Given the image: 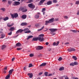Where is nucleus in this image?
<instances>
[{
	"label": "nucleus",
	"instance_id": "nucleus-40",
	"mask_svg": "<svg viewBox=\"0 0 79 79\" xmlns=\"http://www.w3.org/2000/svg\"><path fill=\"white\" fill-rule=\"evenodd\" d=\"M75 4H76L77 5H79V1H76L75 3Z\"/></svg>",
	"mask_w": 79,
	"mask_h": 79
},
{
	"label": "nucleus",
	"instance_id": "nucleus-46",
	"mask_svg": "<svg viewBox=\"0 0 79 79\" xmlns=\"http://www.w3.org/2000/svg\"><path fill=\"white\" fill-rule=\"evenodd\" d=\"M72 79H78L77 77H72Z\"/></svg>",
	"mask_w": 79,
	"mask_h": 79
},
{
	"label": "nucleus",
	"instance_id": "nucleus-32",
	"mask_svg": "<svg viewBox=\"0 0 79 79\" xmlns=\"http://www.w3.org/2000/svg\"><path fill=\"white\" fill-rule=\"evenodd\" d=\"M8 2L9 5H10V4L12 3V1H11L9 0L8 1Z\"/></svg>",
	"mask_w": 79,
	"mask_h": 79
},
{
	"label": "nucleus",
	"instance_id": "nucleus-28",
	"mask_svg": "<svg viewBox=\"0 0 79 79\" xmlns=\"http://www.w3.org/2000/svg\"><path fill=\"white\" fill-rule=\"evenodd\" d=\"M59 71H63V70H64V67H60L59 69Z\"/></svg>",
	"mask_w": 79,
	"mask_h": 79
},
{
	"label": "nucleus",
	"instance_id": "nucleus-12",
	"mask_svg": "<svg viewBox=\"0 0 79 79\" xmlns=\"http://www.w3.org/2000/svg\"><path fill=\"white\" fill-rule=\"evenodd\" d=\"M40 15V13L38 12L37 13V14H36L35 15V18H39V15Z\"/></svg>",
	"mask_w": 79,
	"mask_h": 79
},
{
	"label": "nucleus",
	"instance_id": "nucleus-19",
	"mask_svg": "<svg viewBox=\"0 0 79 79\" xmlns=\"http://www.w3.org/2000/svg\"><path fill=\"white\" fill-rule=\"evenodd\" d=\"M16 45L17 47H21L22 45L21 44V43H18L16 44Z\"/></svg>",
	"mask_w": 79,
	"mask_h": 79
},
{
	"label": "nucleus",
	"instance_id": "nucleus-64",
	"mask_svg": "<svg viewBox=\"0 0 79 79\" xmlns=\"http://www.w3.org/2000/svg\"><path fill=\"white\" fill-rule=\"evenodd\" d=\"M77 15H79V11H78L77 13Z\"/></svg>",
	"mask_w": 79,
	"mask_h": 79
},
{
	"label": "nucleus",
	"instance_id": "nucleus-63",
	"mask_svg": "<svg viewBox=\"0 0 79 79\" xmlns=\"http://www.w3.org/2000/svg\"><path fill=\"white\" fill-rule=\"evenodd\" d=\"M48 42H47L46 43V45H48Z\"/></svg>",
	"mask_w": 79,
	"mask_h": 79
},
{
	"label": "nucleus",
	"instance_id": "nucleus-8",
	"mask_svg": "<svg viewBox=\"0 0 79 79\" xmlns=\"http://www.w3.org/2000/svg\"><path fill=\"white\" fill-rule=\"evenodd\" d=\"M55 19L54 18H52L50 19L49 20V21L50 23H53L54 22V20Z\"/></svg>",
	"mask_w": 79,
	"mask_h": 79
},
{
	"label": "nucleus",
	"instance_id": "nucleus-39",
	"mask_svg": "<svg viewBox=\"0 0 79 79\" xmlns=\"http://www.w3.org/2000/svg\"><path fill=\"white\" fill-rule=\"evenodd\" d=\"M29 56L30 57H32V56H34V54H31L29 55Z\"/></svg>",
	"mask_w": 79,
	"mask_h": 79
},
{
	"label": "nucleus",
	"instance_id": "nucleus-34",
	"mask_svg": "<svg viewBox=\"0 0 79 79\" xmlns=\"http://www.w3.org/2000/svg\"><path fill=\"white\" fill-rule=\"evenodd\" d=\"M70 66H74V63H70Z\"/></svg>",
	"mask_w": 79,
	"mask_h": 79
},
{
	"label": "nucleus",
	"instance_id": "nucleus-35",
	"mask_svg": "<svg viewBox=\"0 0 79 79\" xmlns=\"http://www.w3.org/2000/svg\"><path fill=\"white\" fill-rule=\"evenodd\" d=\"M1 10H2V11H5V8H1Z\"/></svg>",
	"mask_w": 79,
	"mask_h": 79
},
{
	"label": "nucleus",
	"instance_id": "nucleus-18",
	"mask_svg": "<svg viewBox=\"0 0 79 79\" xmlns=\"http://www.w3.org/2000/svg\"><path fill=\"white\" fill-rule=\"evenodd\" d=\"M27 74H28V76H29V77H30V78H32V76L33 75L32 74L29 73H28Z\"/></svg>",
	"mask_w": 79,
	"mask_h": 79
},
{
	"label": "nucleus",
	"instance_id": "nucleus-33",
	"mask_svg": "<svg viewBox=\"0 0 79 79\" xmlns=\"http://www.w3.org/2000/svg\"><path fill=\"white\" fill-rule=\"evenodd\" d=\"M57 2H58L57 0H53V2L54 3H57Z\"/></svg>",
	"mask_w": 79,
	"mask_h": 79
},
{
	"label": "nucleus",
	"instance_id": "nucleus-22",
	"mask_svg": "<svg viewBox=\"0 0 79 79\" xmlns=\"http://www.w3.org/2000/svg\"><path fill=\"white\" fill-rule=\"evenodd\" d=\"M47 64V63H44L40 65V66H45Z\"/></svg>",
	"mask_w": 79,
	"mask_h": 79
},
{
	"label": "nucleus",
	"instance_id": "nucleus-10",
	"mask_svg": "<svg viewBox=\"0 0 79 79\" xmlns=\"http://www.w3.org/2000/svg\"><path fill=\"white\" fill-rule=\"evenodd\" d=\"M49 30L51 32H56V31H57V29L56 28L55 29L52 28V29H49Z\"/></svg>",
	"mask_w": 79,
	"mask_h": 79
},
{
	"label": "nucleus",
	"instance_id": "nucleus-53",
	"mask_svg": "<svg viewBox=\"0 0 79 79\" xmlns=\"http://www.w3.org/2000/svg\"><path fill=\"white\" fill-rule=\"evenodd\" d=\"M65 45H68V44H69V43L66 42L64 44Z\"/></svg>",
	"mask_w": 79,
	"mask_h": 79
},
{
	"label": "nucleus",
	"instance_id": "nucleus-36",
	"mask_svg": "<svg viewBox=\"0 0 79 79\" xmlns=\"http://www.w3.org/2000/svg\"><path fill=\"white\" fill-rule=\"evenodd\" d=\"M44 75L45 76H48V72H46L44 73Z\"/></svg>",
	"mask_w": 79,
	"mask_h": 79
},
{
	"label": "nucleus",
	"instance_id": "nucleus-21",
	"mask_svg": "<svg viewBox=\"0 0 79 79\" xmlns=\"http://www.w3.org/2000/svg\"><path fill=\"white\" fill-rule=\"evenodd\" d=\"M27 25V23H22L21 24V25L23 26H26Z\"/></svg>",
	"mask_w": 79,
	"mask_h": 79
},
{
	"label": "nucleus",
	"instance_id": "nucleus-9",
	"mask_svg": "<svg viewBox=\"0 0 79 79\" xmlns=\"http://www.w3.org/2000/svg\"><path fill=\"white\" fill-rule=\"evenodd\" d=\"M23 30H22V29H20L18 30L16 32V34H18V33H19V32H20V33H21V32H23Z\"/></svg>",
	"mask_w": 79,
	"mask_h": 79
},
{
	"label": "nucleus",
	"instance_id": "nucleus-55",
	"mask_svg": "<svg viewBox=\"0 0 79 79\" xmlns=\"http://www.w3.org/2000/svg\"><path fill=\"white\" fill-rule=\"evenodd\" d=\"M4 70H6L7 69V67H5L4 68Z\"/></svg>",
	"mask_w": 79,
	"mask_h": 79
},
{
	"label": "nucleus",
	"instance_id": "nucleus-59",
	"mask_svg": "<svg viewBox=\"0 0 79 79\" xmlns=\"http://www.w3.org/2000/svg\"><path fill=\"white\" fill-rule=\"evenodd\" d=\"M29 37H30V38H32V37H33V36H32V35H30V36H29Z\"/></svg>",
	"mask_w": 79,
	"mask_h": 79
},
{
	"label": "nucleus",
	"instance_id": "nucleus-4",
	"mask_svg": "<svg viewBox=\"0 0 79 79\" xmlns=\"http://www.w3.org/2000/svg\"><path fill=\"white\" fill-rule=\"evenodd\" d=\"M28 6L30 8L34 9L35 8V5H33L32 3H31L28 5Z\"/></svg>",
	"mask_w": 79,
	"mask_h": 79
},
{
	"label": "nucleus",
	"instance_id": "nucleus-3",
	"mask_svg": "<svg viewBox=\"0 0 79 79\" xmlns=\"http://www.w3.org/2000/svg\"><path fill=\"white\" fill-rule=\"evenodd\" d=\"M11 16L12 19H14L15 18H17V17L18 16V13H15L14 14H12L11 15Z\"/></svg>",
	"mask_w": 79,
	"mask_h": 79
},
{
	"label": "nucleus",
	"instance_id": "nucleus-38",
	"mask_svg": "<svg viewBox=\"0 0 79 79\" xmlns=\"http://www.w3.org/2000/svg\"><path fill=\"white\" fill-rule=\"evenodd\" d=\"M74 65H77V64H78V63H77V62L75 61V62H74Z\"/></svg>",
	"mask_w": 79,
	"mask_h": 79
},
{
	"label": "nucleus",
	"instance_id": "nucleus-23",
	"mask_svg": "<svg viewBox=\"0 0 79 79\" xmlns=\"http://www.w3.org/2000/svg\"><path fill=\"white\" fill-rule=\"evenodd\" d=\"M33 41H37L38 40V37L33 38Z\"/></svg>",
	"mask_w": 79,
	"mask_h": 79
},
{
	"label": "nucleus",
	"instance_id": "nucleus-58",
	"mask_svg": "<svg viewBox=\"0 0 79 79\" xmlns=\"http://www.w3.org/2000/svg\"><path fill=\"white\" fill-rule=\"evenodd\" d=\"M63 77H63V76H62V77H60V79H63Z\"/></svg>",
	"mask_w": 79,
	"mask_h": 79
},
{
	"label": "nucleus",
	"instance_id": "nucleus-62",
	"mask_svg": "<svg viewBox=\"0 0 79 79\" xmlns=\"http://www.w3.org/2000/svg\"><path fill=\"white\" fill-rule=\"evenodd\" d=\"M30 39V37H29V36H28L27 37V40H29V39Z\"/></svg>",
	"mask_w": 79,
	"mask_h": 79
},
{
	"label": "nucleus",
	"instance_id": "nucleus-29",
	"mask_svg": "<svg viewBox=\"0 0 79 79\" xmlns=\"http://www.w3.org/2000/svg\"><path fill=\"white\" fill-rule=\"evenodd\" d=\"M6 48V45H2V50H3V49H4V48Z\"/></svg>",
	"mask_w": 79,
	"mask_h": 79
},
{
	"label": "nucleus",
	"instance_id": "nucleus-37",
	"mask_svg": "<svg viewBox=\"0 0 79 79\" xmlns=\"http://www.w3.org/2000/svg\"><path fill=\"white\" fill-rule=\"evenodd\" d=\"M33 66V65L31 64H29V65L28 66L29 68H31V67H32Z\"/></svg>",
	"mask_w": 79,
	"mask_h": 79
},
{
	"label": "nucleus",
	"instance_id": "nucleus-47",
	"mask_svg": "<svg viewBox=\"0 0 79 79\" xmlns=\"http://www.w3.org/2000/svg\"><path fill=\"white\" fill-rule=\"evenodd\" d=\"M55 21H59V20H58V18H55Z\"/></svg>",
	"mask_w": 79,
	"mask_h": 79
},
{
	"label": "nucleus",
	"instance_id": "nucleus-60",
	"mask_svg": "<svg viewBox=\"0 0 79 79\" xmlns=\"http://www.w3.org/2000/svg\"><path fill=\"white\" fill-rule=\"evenodd\" d=\"M42 31V29L41 28L38 30V32H39V31Z\"/></svg>",
	"mask_w": 79,
	"mask_h": 79
},
{
	"label": "nucleus",
	"instance_id": "nucleus-42",
	"mask_svg": "<svg viewBox=\"0 0 79 79\" xmlns=\"http://www.w3.org/2000/svg\"><path fill=\"white\" fill-rule=\"evenodd\" d=\"M60 43V42L59 41H57L56 43V46H57L58 45V44H59Z\"/></svg>",
	"mask_w": 79,
	"mask_h": 79
},
{
	"label": "nucleus",
	"instance_id": "nucleus-2",
	"mask_svg": "<svg viewBox=\"0 0 79 79\" xmlns=\"http://www.w3.org/2000/svg\"><path fill=\"white\" fill-rule=\"evenodd\" d=\"M29 30V28H26L23 30V31H24V33L26 34L31 33V30Z\"/></svg>",
	"mask_w": 79,
	"mask_h": 79
},
{
	"label": "nucleus",
	"instance_id": "nucleus-26",
	"mask_svg": "<svg viewBox=\"0 0 79 79\" xmlns=\"http://www.w3.org/2000/svg\"><path fill=\"white\" fill-rule=\"evenodd\" d=\"M50 23V22L49 21L46 20L45 21V25H48V24Z\"/></svg>",
	"mask_w": 79,
	"mask_h": 79
},
{
	"label": "nucleus",
	"instance_id": "nucleus-27",
	"mask_svg": "<svg viewBox=\"0 0 79 79\" xmlns=\"http://www.w3.org/2000/svg\"><path fill=\"white\" fill-rule=\"evenodd\" d=\"M72 58H73V59H74V60H75V61H76V60H77V57H76L75 56H73Z\"/></svg>",
	"mask_w": 79,
	"mask_h": 79
},
{
	"label": "nucleus",
	"instance_id": "nucleus-30",
	"mask_svg": "<svg viewBox=\"0 0 79 79\" xmlns=\"http://www.w3.org/2000/svg\"><path fill=\"white\" fill-rule=\"evenodd\" d=\"M9 30H10V31H14V30H15V28L13 27H11L10 29H9Z\"/></svg>",
	"mask_w": 79,
	"mask_h": 79
},
{
	"label": "nucleus",
	"instance_id": "nucleus-43",
	"mask_svg": "<svg viewBox=\"0 0 79 79\" xmlns=\"http://www.w3.org/2000/svg\"><path fill=\"white\" fill-rule=\"evenodd\" d=\"M45 11V8H44L42 9V12H44V11Z\"/></svg>",
	"mask_w": 79,
	"mask_h": 79
},
{
	"label": "nucleus",
	"instance_id": "nucleus-15",
	"mask_svg": "<svg viewBox=\"0 0 79 79\" xmlns=\"http://www.w3.org/2000/svg\"><path fill=\"white\" fill-rule=\"evenodd\" d=\"M40 24V23H37L35 24V26L36 27H39Z\"/></svg>",
	"mask_w": 79,
	"mask_h": 79
},
{
	"label": "nucleus",
	"instance_id": "nucleus-16",
	"mask_svg": "<svg viewBox=\"0 0 79 79\" xmlns=\"http://www.w3.org/2000/svg\"><path fill=\"white\" fill-rule=\"evenodd\" d=\"M21 18L23 19H25L27 18V15H23L22 16Z\"/></svg>",
	"mask_w": 79,
	"mask_h": 79
},
{
	"label": "nucleus",
	"instance_id": "nucleus-45",
	"mask_svg": "<svg viewBox=\"0 0 79 79\" xmlns=\"http://www.w3.org/2000/svg\"><path fill=\"white\" fill-rule=\"evenodd\" d=\"M11 34H12V32H11L10 33H8V35H11Z\"/></svg>",
	"mask_w": 79,
	"mask_h": 79
},
{
	"label": "nucleus",
	"instance_id": "nucleus-17",
	"mask_svg": "<svg viewBox=\"0 0 79 79\" xmlns=\"http://www.w3.org/2000/svg\"><path fill=\"white\" fill-rule=\"evenodd\" d=\"M10 75L8 74L5 77V79H10Z\"/></svg>",
	"mask_w": 79,
	"mask_h": 79
},
{
	"label": "nucleus",
	"instance_id": "nucleus-20",
	"mask_svg": "<svg viewBox=\"0 0 79 79\" xmlns=\"http://www.w3.org/2000/svg\"><path fill=\"white\" fill-rule=\"evenodd\" d=\"M52 1L48 2L47 3V5H52Z\"/></svg>",
	"mask_w": 79,
	"mask_h": 79
},
{
	"label": "nucleus",
	"instance_id": "nucleus-50",
	"mask_svg": "<svg viewBox=\"0 0 79 79\" xmlns=\"http://www.w3.org/2000/svg\"><path fill=\"white\" fill-rule=\"evenodd\" d=\"M26 69L27 68L26 67H24L23 69L24 70L26 71Z\"/></svg>",
	"mask_w": 79,
	"mask_h": 79
},
{
	"label": "nucleus",
	"instance_id": "nucleus-6",
	"mask_svg": "<svg viewBox=\"0 0 79 79\" xmlns=\"http://www.w3.org/2000/svg\"><path fill=\"white\" fill-rule=\"evenodd\" d=\"M68 51L69 52H75L76 51V49L73 48H71L67 49Z\"/></svg>",
	"mask_w": 79,
	"mask_h": 79
},
{
	"label": "nucleus",
	"instance_id": "nucleus-56",
	"mask_svg": "<svg viewBox=\"0 0 79 79\" xmlns=\"http://www.w3.org/2000/svg\"><path fill=\"white\" fill-rule=\"evenodd\" d=\"M15 57L13 58L12 59V61H14L15 60Z\"/></svg>",
	"mask_w": 79,
	"mask_h": 79
},
{
	"label": "nucleus",
	"instance_id": "nucleus-48",
	"mask_svg": "<svg viewBox=\"0 0 79 79\" xmlns=\"http://www.w3.org/2000/svg\"><path fill=\"white\" fill-rule=\"evenodd\" d=\"M42 74H43V72L40 73L39 74V76H40V75H42Z\"/></svg>",
	"mask_w": 79,
	"mask_h": 79
},
{
	"label": "nucleus",
	"instance_id": "nucleus-51",
	"mask_svg": "<svg viewBox=\"0 0 79 79\" xmlns=\"http://www.w3.org/2000/svg\"><path fill=\"white\" fill-rule=\"evenodd\" d=\"M56 42H54L53 43V45H54V46H56Z\"/></svg>",
	"mask_w": 79,
	"mask_h": 79
},
{
	"label": "nucleus",
	"instance_id": "nucleus-13",
	"mask_svg": "<svg viewBox=\"0 0 79 79\" xmlns=\"http://www.w3.org/2000/svg\"><path fill=\"white\" fill-rule=\"evenodd\" d=\"M42 49H43V47L40 46H38L36 48V50H42Z\"/></svg>",
	"mask_w": 79,
	"mask_h": 79
},
{
	"label": "nucleus",
	"instance_id": "nucleus-49",
	"mask_svg": "<svg viewBox=\"0 0 79 79\" xmlns=\"http://www.w3.org/2000/svg\"><path fill=\"white\" fill-rule=\"evenodd\" d=\"M64 18H65V19H68V16H65L64 17Z\"/></svg>",
	"mask_w": 79,
	"mask_h": 79
},
{
	"label": "nucleus",
	"instance_id": "nucleus-7",
	"mask_svg": "<svg viewBox=\"0 0 79 79\" xmlns=\"http://www.w3.org/2000/svg\"><path fill=\"white\" fill-rule=\"evenodd\" d=\"M20 4V2H19L15 1L14 2V6H17Z\"/></svg>",
	"mask_w": 79,
	"mask_h": 79
},
{
	"label": "nucleus",
	"instance_id": "nucleus-61",
	"mask_svg": "<svg viewBox=\"0 0 79 79\" xmlns=\"http://www.w3.org/2000/svg\"><path fill=\"white\" fill-rule=\"evenodd\" d=\"M48 76H52V74H50L48 75Z\"/></svg>",
	"mask_w": 79,
	"mask_h": 79
},
{
	"label": "nucleus",
	"instance_id": "nucleus-1",
	"mask_svg": "<svg viewBox=\"0 0 79 79\" xmlns=\"http://www.w3.org/2000/svg\"><path fill=\"white\" fill-rule=\"evenodd\" d=\"M39 36L40 37H38V40L40 42H43L44 40V38L43 37L44 36V35L41 34Z\"/></svg>",
	"mask_w": 79,
	"mask_h": 79
},
{
	"label": "nucleus",
	"instance_id": "nucleus-25",
	"mask_svg": "<svg viewBox=\"0 0 79 79\" xmlns=\"http://www.w3.org/2000/svg\"><path fill=\"white\" fill-rule=\"evenodd\" d=\"M9 19V18H8V17H6L3 19V20L4 21H5L8 20V19Z\"/></svg>",
	"mask_w": 79,
	"mask_h": 79
},
{
	"label": "nucleus",
	"instance_id": "nucleus-11",
	"mask_svg": "<svg viewBox=\"0 0 79 79\" xmlns=\"http://www.w3.org/2000/svg\"><path fill=\"white\" fill-rule=\"evenodd\" d=\"M13 25H14V23L11 24V23H7V27H11V26H13Z\"/></svg>",
	"mask_w": 79,
	"mask_h": 79
},
{
	"label": "nucleus",
	"instance_id": "nucleus-57",
	"mask_svg": "<svg viewBox=\"0 0 79 79\" xmlns=\"http://www.w3.org/2000/svg\"><path fill=\"white\" fill-rule=\"evenodd\" d=\"M72 32H75V33H76V31L75 30H72Z\"/></svg>",
	"mask_w": 79,
	"mask_h": 79
},
{
	"label": "nucleus",
	"instance_id": "nucleus-44",
	"mask_svg": "<svg viewBox=\"0 0 79 79\" xmlns=\"http://www.w3.org/2000/svg\"><path fill=\"white\" fill-rule=\"evenodd\" d=\"M22 48H17V50H22Z\"/></svg>",
	"mask_w": 79,
	"mask_h": 79
},
{
	"label": "nucleus",
	"instance_id": "nucleus-5",
	"mask_svg": "<svg viewBox=\"0 0 79 79\" xmlns=\"http://www.w3.org/2000/svg\"><path fill=\"white\" fill-rule=\"evenodd\" d=\"M19 10L23 12H26L27 11V10L26 9L25 7H21L19 9Z\"/></svg>",
	"mask_w": 79,
	"mask_h": 79
},
{
	"label": "nucleus",
	"instance_id": "nucleus-52",
	"mask_svg": "<svg viewBox=\"0 0 79 79\" xmlns=\"http://www.w3.org/2000/svg\"><path fill=\"white\" fill-rule=\"evenodd\" d=\"M44 2V1H43V0H41L40 1V3H43V2Z\"/></svg>",
	"mask_w": 79,
	"mask_h": 79
},
{
	"label": "nucleus",
	"instance_id": "nucleus-54",
	"mask_svg": "<svg viewBox=\"0 0 79 79\" xmlns=\"http://www.w3.org/2000/svg\"><path fill=\"white\" fill-rule=\"evenodd\" d=\"M29 0L30 1L28 2L27 3H31L32 2V0Z\"/></svg>",
	"mask_w": 79,
	"mask_h": 79
},
{
	"label": "nucleus",
	"instance_id": "nucleus-14",
	"mask_svg": "<svg viewBox=\"0 0 79 79\" xmlns=\"http://www.w3.org/2000/svg\"><path fill=\"white\" fill-rule=\"evenodd\" d=\"M13 71H14V69H12L10 70L9 71V74H9V75H11V74H12Z\"/></svg>",
	"mask_w": 79,
	"mask_h": 79
},
{
	"label": "nucleus",
	"instance_id": "nucleus-31",
	"mask_svg": "<svg viewBox=\"0 0 79 79\" xmlns=\"http://www.w3.org/2000/svg\"><path fill=\"white\" fill-rule=\"evenodd\" d=\"M64 78V77L65 79H69V78H68V77L67 76H66L65 75L63 76Z\"/></svg>",
	"mask_w": 79,
	"mask_h": 79
},
{
	"label": "nucleus",
	"instance_id": "nucleus-24",
	"mask_svg": "<svg viewBox=\"0 0 79 79\" xmlns=\"http://www.w3.org/2000/svg\"><path fill=\"white\" fill-rule=\"evenodd\" d=\"M1 36V37L0 38V39H3V38H4L5 37V35L3 34H2Z\"/></svg>",
	"mask_w": 79,
	"mask_h": 79
},
{
	"label": "nucleus",
	"instance_id": "nucleus-41",
	"mask_svg": "<svg viewBox=\"0 0 79 79\" xmlns=\"http://www.w3.org/2000/svg\"><path fill=\"white\" fill-rule=\"evenodd\" d=\"M62 60V57H60L59 58V59H58V60L59 61H61Z\"/></svg>",
	"mask_w": 79,
	"mask_h": 79
}]
</instances>
